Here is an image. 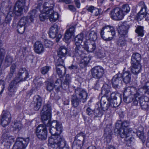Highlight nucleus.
<instances>
[{
    "mask_svg": "<svg viewBox=\"0 0 149 149\" xmlns=\"http://www.w3.org/2000/svg\"><path fill=\"white\" fill-rule=\"evenodd\" d=\"M29 78V74L26 69L25 68H20L18 71L17 76L9 85L7 88L8 95L11 96L14 95L17 91L19 83L26 80Z\"/></svg>",
    "mask_w": 149,
    "mask_h": 149,
    "instance_id": "1",
    "label": "nucleus"
},
{
    "mask_svg": "<svg viewBox=\"0 0 149 149\" xmlns=\"http://www.w3.org/2000/svg\"><path fill=\"white\" fill-rule=\"evenodd\" d=\"M75 89L74 94H73L71 97V105L74 108L77 107L81 102H85L87 100L88 93L85 89L80 87Z\"/></svg>",
    "mask_w": 149,
    "mask_h": 149,
    "instance_id": "2",
    "label": "nucleus"
},
{
    "mask_svg": "<svg viewBox=\"0 0 149 149\" xmlns=\"http://www.w3.org/2000/svg\"><path fill=\"white\" fill-rule=\"evenodd\" d=\"M131 25L128 22H124L121 23L119 26L118 29L119 37L116 42L118 47H123L126 44L125 38L127 37L128 30Z\"/></svg>",
    "mask_w": 149,
    "mask_h": 149,
    "instance_id": "3",
    "label": "nucleus"
},
{
    "mask_svg": "<svg viewBox=\"0 0 149 149\" xmlns=\"http://www.w3.org/2000/svg\"><path fill=\"white\" fill-rule=\"evenodd\" d=\"M48 146L53 148H59V149H70L65 139L62 136H54L49 138Z\"/></svg>",
    "mask_w": 149,
    "mask_h": 149,
    "instance_id": "4",
    "label": "nucleus"
},
{
    "mask_svg": "<svg viewBox=\"0 0 149 149\" xmlns=\"http://www.w3.org/2000/svg\"><path fill=\"white\" fill-rule=\"evenodd\" d=\"M141 59V55L138 53L133 54L132 56L131 70L132 73L135 75L137 74L141 71V66L140 62Z\"/></svg>",
    "mask_w": 149,
    "mask_h": 149,
    "instance_id": "5",
    "label": "nucleus"
},
{
    "mask_svg": "<svg viewBox=\"0 0 149 149\" xmlns=\"http://www.w3.org/2000/svg\"><path fill=\"white\" fill-rule=\"evenodd\" d=\"M110 87L107 84H104L102 88L101 93L103 96L107 98L109 101L112 100H120L122 101L121 95L116 92H112L111 93L110 90Z\"/></svg>",
    "mask_w": 149,
    "mask_h": 149,
    "instance_id": "6",
    "label": "nucleus"
},
{
    "mask_svg": "<svg viewBox=\"0 0 149 149\" xmlns=\"http://www.w3.org/2000/svg\"><path fill=\"white\" fill-rule=\"evenodd\" d=\"M2 6L6 9V10L8 11V13L5 16L4 22H2V24L3 26H6L7 24H9L12 20V18L13 15V13L11 11L12 6L10 0H4L1 3Z\"/></svg>",
    "mask_w": 149,
    "mask_h": 149,
    "instance_id": "7",
    "label": "nucleus"
},
{
    "mask_svg": "<svg viewBox=\"0 0 149 149\" xmlns=\"http://www.w3.org/2000/svg\"><path fill=\"white\" fill-rule=\"evenodd\" d=\"M130 123L127 121L122 122L120 120L117 121L116 123L115 128L114 130L115 134L120 135V133L122 134L130 132L128 130Z\"/></svg>",
    "mask_w": 149,
    "mask_h": 149,
    "instance_id": "8",
    "label": "nucleus"
},
{
    "mask_svg": "<svg viewBox=\"0 0 149 149\" xmlns=\"http://www.w3.org/2000/svg\"><path fill=\"white\" fill-rule=\"evenodd\" d=\"M36 13V10L34 9L30 12L26 17H22L18 24L26 27L29 24L33 22L34 18Z\"/></svg>",
    "mask_w": 149,
    "mask_h": 149,
    "instance_id": "9",
    "label": "nucleus"
},
{
    "mask_svg": "<svg viewBox=\"0 0 149 149\" xmlns=\"http://www.w3.org/2000/svg\"><path fill=\"white\" fill-rule=\"evenodd\" d=\"M36 133L37 138L40 140H45L47 137V129L45 126L42 124L40 125L36 129Z\"/></svg>",
    "mask_w": 149,
    "mask_h": 149,
    "instance_id": "10",
    "label": "nucleus"
},
{
    "mask_svg": "<svg viewBox=\"0 0 149 149\" xmlns=\"http://www.w3.org/2000/svg\"><path fill=\"white\" fill-rule=\"evenodd\" d=\"M29 137L23 138L17 137L16 142L13 146L12 149H25L29 143Z\"/></svg>",
    "mask_w": 149,
    "mask_h": 149,
    "instance_id": "11",
    "label": "nucleus"
},
{
    "mask_svg": "<svg viewBox=\"0 0 149 149\" xmlns=\"http://www.w3.org/2000/svg\"><path fill=\"white\" fill-rule=\"evenodd\" d=\"M25 3V0H17L13 8V13L16 15L20 16L21 15Z\"/></svg>",
    "mask_w": 149,
    "mask_h": 149,
    "instance_id": "12",
    "label": "nucleus"
},
{
    "mask_svg": "<svg viewBox=\"0 0 149 149\" xmlns=\"http://www.w3.org/2000/svg\"><path fill=\"white\" fill-rule=\"evenodd\" d=\"M91 72L93 78L98 79L102 77L104 74V70L100 66H97L92 68L91 70Z\"/></svg>",
    "mask_w": 149,
    "mask_h": 149,
    "instance_id": "13",
    "label": "nucleus"
},
{
    "mask_svg": "<svg viewBox=\"0 0 149 149\" xmlns=\"http://www.w3.org/2000/svg\"><path fill=\"white\" fill-rule=\"evenodd\" d=\"M58 26L56 24H54L50 29L49 35L51 38H56V42H58L61 37V34L58 33Z\"/></svg>",
    "mask_w": 149,
    "mask_h": 149,
    "instance_id": "14",
    "label": "nucleus"
},
{
    "mask_svg": "<svg viewBox=\"0 0 149 149\" xmlns=\"http://www.w3.org/2000/svg\"><path fill=\"white\" fill-rule=\"evenodd\" d=\"M110 15L111 18L115 20H121L124 17L123 13L121 9L119 8H115L112 10Z\"/></svg>",
    "mask_w": 149,
    "mask_h": 149,
    "instance_id": "15",
    "label": "nucleus"
},
{
    "mask_svg": "<svg viewBox=\"0 0 149 149\" xmlns=\"http://www.w3.org/2000/svg\"><path fill=\"white\" fill-rule=\"evenodd\" d=\"M2 140L4 143V146L7 148H9L11 145L12 141H13L14 138L13 136L9 135L8 132L4 133L3 132L2 135Z\"/></svg>",
    "mask_w": 149,
    "mask_h": 149,
    "instance_id": "16",
    "label": "nucleus"
},
{
    "mask_svg": "<svg viewBox=\"0 0 149 149\" xmlns=\"http://www.w3.org/2000/svg\"><path fill=\"white\" fill-rule=\"evenodd\" d=\"M120 75V73H118L114 76L111 80L112 87L116 90L120 88L122 82Z\"/></svg>",
    "mask_w": 149,
    "mask_h": 149,
    "instance_id": "17",
    "label": "nucleus"
},
{
    "mask_svg": "<svg viewBox=\"0 0 149 149\" xmlns=\"http://www.w3.org/2000/svg\"><path fill=\"white\" fill-rule=\"evenodd\" d=\"M54 6L53 2L52 1H49L45 3L43 6V9L41 10L40 12L49 14L52 13L53 12V9Z\"/></svg>",
    "mask_w": 149,
    "mask_h": 149,
    "instance_id": "18",
    "label": "nucleus"
},
{
    "mask_svg": "<svg viewBox=\"0 0 149 149\" xmlns=\"http://www.w3.org/2000/svg\"><path fill=\"white\" fill-rule=\"evenodd\" d=\"M42 98L39 95L35 96L32 105L34 110H39L42 105Z\"/></svg>",
    "mask_w": 149,
    "mask_h": 149,
    "instance_id": "19",
    "label": "nucleus"
},
{
    "mask_svg": "<svg viewBox=\"0 0 149 149\" xmlns=\"http://www.w3.org/2000/svg\"><path fill=\"white\" fill-rule=\"evenodd\" d=\"M58 127H49V132L52 136L49 137L48 140L49 138L54 136H60L58 135L61 133L62 131V125H58Z\"/></svg>",
    "mask_w": 149,
    "mask_h": 149,
    "instance_id": "20",
    "label": "nucleus"
},
{
    "mask_svg": "<svg viewBox=\"0 0 149 149\" xmlns=\"http://www.w3.org/2000/svg\"><path fill=\"white\" fill-rule=\"evenodd\" d=\"M138 6H140L141 9L139 12L137 14V17L138 19H141V17L142 18L141 15H143V17L145 15H146L147 12H146L147 8L145 5L144 2L143 1H140L138 4Z\"/></svg>",
    "mask_w": 149,
    "mask_h": 149,
    "instance_id": "21",
    "label": "nucleus"
},
{
    "mask_svg": "<svg viewBox=\"0 0 149 149\" xmlns=\"http://www.w3.org/2000/svg\"><path fill=\"white\" fill-rule=\"evenodd\" d=\"M140 98L139 104L142 109H146L149 106V98L144 95L140 96Z\"/></svg>",
    "mask_w": 149,
    "mask_h": 149,
    "instance_id": "22",
    "label": "nucleus"
},
{
    "mask_svg": "<svg viewBox=\"0 0 149 149\" xmlns=\"http://www.w3.org/2000/svg\"><path fill=\"white\" fill-rule=\"evenodd\" d=\"M109 101L107 98L103 96L102 97L100 101L101 109L103 111L107 110L110 106Z\"/></svg>",
    "mask_w": 149,
    "mask_h": 149,
    "instance_id": "23",
    "label": "nucleus"
},
{
    "mask_svg": "<svg viewBox=\"0 0 149 149\" xmlns=\"http://www.w3.org/2000/svg\"><path fill=\"white\" fill-rule=\"evenodd\" d=\"M141 83L142 86V87L141 88L139 89L137 91V93H139V92L141 91H143L145 93H146V91H147L149 93V81H146V79H142L141 81Z\"/></svg>",
    "mask_w": 149,
    "mask_h": 149,
    "instance_id": "24",
    "label": "nucleus"
},
{
    "mask_svg": "<svg viewBox=\"0 0 149 149\" xmlns=\"http://www.w3.org/2000/svg\"><path fill=\"white\" fill-rule=\"evenodd\" d=\"M96 44L94 42L88 44L87 42L86 41H85L84 42L83 47L84 49L86 51L92 52L95 50L96 48Z\"/></svg>",
    "mask_w": 149,
    "mask_h": 149,
    "instance_id": "25",
    "label": "nucleus"
},
{
    "mask_svg": "<svg viewBox=\"0 0 149 149\" xmlns=\"http://www.w3.org/2000/svg\"><path fill=\"white\" fill-rule=\"evenodd\" d=\"M120 74L121 77H122V80L124 83L128 84L130 82L131 74L129 71L123 72L122 73H120Z\"/></svg>",
    "mask_w": 149,
    "mask_h": 149,
    "instance_id": "26",
    "label": "nucleus"
},
{
    "mask_svg": "<svg viewBox=\"0 0 149 149\" xmlns=\"http://www.w3.org/2000/svg\"><path fill=\"white\" fill-rule=\"evenodd\" d=\"M86 137V134L82 132H81L77 134L75 136L74 141L83 145L85 142V139Z\"/></svg>",
    "mask_w": 149,
    "mask_h": 149,
    "instance_id": "27",
    "label": "nucleus"
},
{
    "mask_svg": "<svg viewBox=\"0 0 149 149\" xmlns=\"http://www.w3.org/2000/svg\"><path fill=\"white\" fill-rule=\"evenodd\" d=\"M120 132L121 133V132ZM120 135H119L122 138H125L126 144L128 146H131V143L132 141V136L131 135L130 132H127L125 134H122L120 133Z\"/></svg>",
    "mask_w": 149,
    "mask_h": 149,
    "instance_id": "28",
    "label": "nucleus"
},
{
    "mask_svg": "<svg viewBox=\"0 0 149 149\" xmlns=\"http://www.w3.org/2000/svg\"><path fill=\"white\" fill-rule=\"evenodd\" d=\"M104 136L105 137L104 140L107 143H109L110 142L112 139V131L110 129L107 127L104 130Z\"/></svg>",
    "mask_w": 149,
    "mask_h": 149,
    "instance_id": "29",
    "label": "nucleus"
},
{
    "mask_svg": "<svg viewBox=\"0 0 149 149\" xmlns=\"http://www.w3.org/2000/svg\"><path fill=\"white\" fill-rule=\"evenodd\" d=\"M34 50L38 54H40L44 51V48L42 44L40 41L35 42L34 45Z\"/></svg>",
    "mask_w": 149,
    "mask_h": 149,
    "instance_id": "30",
    "label": "nucleus"
},
{
    "mask_svg": "<svg viewBox=\"0 0 149 149\" xmlns=\"http://www.w3.org/2000/svg\"><path fill=\"white\" fill-rule=\"evenodd\" d=\"M40 115L42 121L45 125L51 120L52 114L40 113Z\"/></svg>",
    "mask_w": 149,
    "mask_h": 149,
    "instance_id": "31",
    "label": "nucleus"
},
{
    "mask_svg": "<svg viewBox=\"0 0 149 149\" xmlns=\"http://www.w3.org/2000/svg\"><path fill=\"white\" fill-rule=\"evenodd\" d=\"M115 34V31H114L106 33L104 35H103V37H101L104 40L110 41L113 38Z\"/></svg>",
    "mask_w": 149,
    "mask_h": 149,
    "instance_id": "32",
    "label": "nucleus"
},
{
    "mask_svg": "<svg viewBox=\"0 0 149 149\" xmlns=\"http://www.w3.org/2000/svg\"><path fill=\"white\" fill-rule=\"evenodd\" d=\"M57 74L60 78H62L65 73V68L63 66H56Z\"/></svg>",
    "mask_w": 149,
    "mask_h": 149,
    "instance_id": "33",
    "label": "nucleus"
},
{
    "mask_svg": "<svg viewBox=\"0 0 149 149\" xmlns=\"http://www.w3.org/2000/svg\"><path fill=\"white\" fill-rule=\"evenodd\" d=\"M75 45L76 47L73 52L74 55L77 57H80L84 52L83 50V47H81V45Z\"/></svg>",
    "mask_w": 149,
    "mask_h": 149,
    "instance_id": "34",
    "label": "nucleus"
},
{
    "mask_svg": "<svg viewBox=\"0 0 149 149\" xmlns=\"http://www.w3.org/2000/svg\"><path fill=\"white\" fill-rule=\"evenodd\" d=\"M67 52V49L64 46H62L58 49V55L60 57H65Z\"/></svg>",
    "mask_w": 149,
    "mask_h": 149,
    "instance_id": "35",
    "label": "nucleus"
},
{
    "mask_svg": "<svg viewBox=\"0 0 149 149\" xmlns=\"http://www.w3.org/2000/svg\"><path fill=\"white\" fill-rule=\"evenodd\" d=\"M91 60L89 56H85L81 60L79 63V65L80 67L83 68L86 67L90 61Z\"/></svg>",
    "mask_w": 149,
    "mask_h": 149,
    "instance_id": "36",
    "label": "nucleus"
},
{
    "mask_svg": "<svg viewBox=\"0 0 149 149\" xmlns=\"http://www.w3.org/2000/svg\"><path fill=\"white\" fill-rule=\"evenodd\" d=\"M59 15L57 12H55L53 10L52 13H50L48 15V18L50 22H54L56 21L58 19Z\"/></svg>",
    "mask_w": 149,
    "mask_h": 149,
    "instance_id": "37",
    "label": "nucleus"
},
{
    "mask_svg": "<svg viewBox=\"0 0 149 149\" xmlns=\"http://www.w3.org/2000/svg\"><path fill=\"white\" fill-rule=\"evenodd\" d=\"M84 35L82 33L78 34L74 38V41L75 45H81L83 41Z\"/></svg>",
    "mask_w": 149,
    "mask_h": 149,
    "instance_id": "38",
    "label": "nucleus"
},
{
    "mask_svg": "<svg viewBox=\"0 0 149 149\" xmlns=\"http://www.w3.org/2000/svg\"><path fill=\"white\" fill-rule=\"evenodd\" d=\"M51 107L49 104H47L43 106L41 113L52 114Z\"/></svg>",
    "mask_w": 149,
    "mask_h": 149,
    "instance_id": "39",
    "label": "nucleus"
},
{
    "mask_svg": "<svg viewBox=\"0 0 149 149\" xmlns=\"http://www.w3.org/2000/svg\"><path fill=\"white\" fill-rule=\"evenodd\" d=\"M62 125L60 123L57 122L56 120H53L51 121V120L49 123H47L45 125L46 127H58V125Z\"/></svg>",
    "mask_w": 149,
    "mask_h": 149,
    "instance_id": "40",
    "label": "nucleus"
},
{
    "mask_svg": "<svg viewBox=\"0 0 149 149\" xmlns=\"http://www.w3.org/2000/svg\"><path fill=\"white\" fill-rule=\"evenodd\" d=\"M143 28L141 26H138L135 30V32L139 36H143L144 34Z\"/></svg>",
    "mask_w": 149,
    "mask_h": 149,
    "instance_id": "41",
    "label": "nucleus"
},
{
    "mask_svg": "<svg viewBox=\"0 0 149 149\" xmlns=\"http://www.w3.org/2000/svg\"><path fill=\"white\" fill-rule=\"evenodd\" d=\"M8 118H6V119H5L3 118H1V124L4 127L8 125L11 121L10 120V116L8 114Z\"/></svg>",
    "mask_w": 149,
    "mask_h": 149,
    "instance_id": "42",
    "label": "nucleus"
},
{
    "mask_svg": "<svg viewBox=\"0 0 149 149\" xmlns=\"http://www.w3.org/2000/svg\"><path fill=\"white\" fill-rule=\"evenodd\" d=\"M103 111L100 108L94 110V115L96 117H101L103 115Z\"/></svg>",
    "mask_w": 149,
    "mask_h": 149,
    "instance_id": "43",
    "label": "nucleus"
},
{
    "mask_svg": "<svg viewBox=\"0 0 149 149\" xmlns=\"http://www.w3.org/2000/svg\"><path fill=\"white\" fill-rule=\"evenodd\" d=\"M5 51L3 48H0V68L4 58Z\"/></svg>",
    "mask_w": 149,
    "mask_h": 149,
    "instance_id": "44",
    "label": "nucleus"
},
{
    "mask_svg": "<svg viewBox=\"0 0 149 149\" xmlns=\"http://www.w3.org/2000/svg\"><path fill=\"white\" fill-rule=\"evenodd\" d=\"M42 79L39 76L36 77L34 79V82L37 84V86L40 87L43 85L42 81Z\"/></svg>",
    "mask_w": 149,
    "mask_h": 149,
    "instance_id": "45",
    "label": "nucleus"
},
{
    "mask_svg": "<svg viewBox=\"0 0 149 149\" xmlns=\"http://www.w3.org/2000/svg\"><path fill=\"white\" fill-rule=\"evenodd\" d=\"M117 100L116 99L112 100L109 101L110 106L112 108H116L118 107L122 102V101H120V102H118Z\"/></svg>",
    "mask_w": 149,
    "mask_h": 149,
    "instance_id": "46",
    "label": "nucleus"
},
{
    "mask_svg": "<svg viewBox=\"0 0 149 149\" xmlns=\"http://www.w3.org/2000/svg\"><path fill=\"white\" fill-rule=\"evenodd\" d=\"M57 59L55 65L56 66H63V65L64 62V59L62 58L64 57H60L58 55ZM65 58V57H64Z\"/></svg>",
    "mask_w": 149,
    "mask_h": 149,
    "instance_id": "47",
    "label": "nucleus"
},
{
    "mask_svg": "<svg viewBox=\"0 0 149 149\" xmlns=\"http://www.w3.org/2000/svg\"><path fill=\"white\" fill-rule=\"evenodd\" d=\"M133 95H130L127 96L123 95V101L127 103H129L132 101Z\"/></svg>",
    "mask_w": 149,
    "mask_h": 149,
    "instance_id": "48",
    "label": "nucleus"
},
{
    "mask_svg": "<svg viewBox=\"0 0 149 149\" xmlns=\"http://www.w3.org/2000/svg\"><path fill=\"white\" fill-rule=\"evenodd\" d=\"M88 37L89 40L94 41L97 39V34L95 32L91 31L89 34Z\"/></svg>",
    "mask_w": 149,
    "mask_h": 149,
    "instance_id": "49",
    "label": "nucleus"
},
{
    "mask_svg": "<svg viewBox=\"0 0 149 149\" xmlns=\"http://www.w3.org/2000/svg\"><path fill=\"white\" fill-rule=\"evenodd\" d=\"M45 83L47 90L50 92L52 91L54 88L53 83L49 81H46Z\"/></svg>",
    "mask_w": 149,
    "mask_h": 149,
    "instance_id": "50",
    "label": "nucleus"
},
{
    "mask_svg": "<svg viewBox=\"0 0 149 149\" xmlns=\"http://www.w3.org/2000/svg\"><path fill=\"white\" fill-rule=\"evenodd\" d=\"M121 10L123 13L124 15L125 13H128L130 10L129 5L127 4H125L123 5Z\"/></svg>",
    "mask_w": 149,
    "mask_h": 149,
    "instance_id": "51",
    "label": "nucleus"
},
{
    "mask_svg": "<svg viewBox=\"0 0 149 149\" xmlns=\"http://www.w3.org/2000/svg\"><path fill=\"white\" fill-rule=\"evenodd\" d=\"M139 94V97H135L133 96V99L132 101V105L137 106L138 105L139 101H140V95H141V94H140V93Z\"/></svg>",
    "mask_w": 149,
    "mask_h": 149,
    "instance_id": "52",
    "label": "nucleus"
},
{
    "mask_svg": "<svg viewBox=\"0 0 149 149\" xmlns=\"http://www.w3.org/2000/svg\"><path fill=\"white\" fill-rule=\"evenodd\" d=\"M13 60V58L12 57L9 56H7L5 59V63L6 65V66L8 67L12 63Z\"/></svg>",
    "mask_w": 149,
    "mask_h": 149,
    "instance_id": "53",
    "label": "nucleus"
},
{
    "mask_svg": "<svg viewBox=\"0 0 149 149\" xmlns=\"http://www.w3.org/2000/svg\"><path fill=\"white\" fill-rule=\"evenodd\" d=\"M83 145L74 141L72 144V149H80Z\"/></svg>",
    "mask_w": 149,
    "mask_h": 149,
    "instance_id": "54",
    "label": "nucleus"
},
{
    "mask_svg": "<svg viewBox=\"0 0 149 149\" xmlns=\"http://www.w3.org/2000/svg\"><path fill=\"white\" fill-rule=\"evenodd\" d=\"M50 68V66H47L42 67L40 70L41 73L42 74H47Z\"/></svg>",
    "mask_w": 149,
    "mask_h": 149,
    "instance_id": "55",
    "label": "nucleus"
},
{
    "mask_svg": "<svg viewBox=\"0 0 149 149\" xmlns=\"http://www.w3.org/2000/svg\"><path fill=\"white\" fill-rule=\"evenodd\" d=\"M86 110V113L88 116H92L94 115V110L91 109L90 107H87Z\"/></svg>",
    "mask_w": 149,
    "mask_h": 149,
    "instance_id": "56",
    "label": "nucleus"
},
{
    "mask_svg": "<svg viewBox=\"0 0 149 149\" xmlns=\"http://www.w3.org/2000/svg\"><path fill=\"white\" fill-rule=\"evenodd\" d=\"M26 28L25 27L21 26L18 24L17 28L18 33L19 34H22L24 33Z\"/></svg>",
    "mask_w": 149,
    "mask_h": 149,
    "instance_id": "57",
    "label": "nucleus"
},
{
    "mask_svg": "<svg viewBox=\"0 0 149 149\" xmlns=\"http://www.w3.org/2000/svg\"><path fill=\"white\" fill-rule=\"evenodd\" d=\"M109 29V26H106L104 27L100 31V36L101 37H103L104 35V33L108 32V29Z\"/></svg>",
    "mask_w": 149,
    "mask_h": 149,
    "instance_id": "58",
    "label": "nucleus"
},
{
    "mask_svg": "<svg viewBox=\"0 0 149 149\" xmlns=\"http://www.w3.org/2000/svg\"><path fill=\"white\" fill-rule=\"evenodd\" d=\"M9 115L10 116V120H11V115L9 112L8 111H3L1 115V118H4V119H6V118H8V115Z\"/></svg>",
    "mask_w": 149,
    "mask_h": 149,
    "instance_id": "59",
    "label": "nucleus"
},
{
    "mask_svg": "<svg viewBox=\"0 0 149 149\" xmlns=\"http://www.w3.org/2000/svg\"><path fill=\"white\" fill-rule=\"evenodd\" d=\"M39 15V18L40 20L42 21H44L46 19L48 18V14L45 13H42Z\"/></svg>",
    "mask_w": 149,
    "mask_h": 149,
    "instance_id": "60",
    "label": "nucleus"
},
{
    "mask_svg": "<svg viewBox=\"0 0 149 149\" xmlns=\"http://www.w3.org/2000/svg\"><path fill=\"white\" fill-rule=\"evenodd\" d=\"M74 36L68 32V31H66L64 36V40L65 41H67L71 38L72 36Z\"/></svg>",
    "mask_w": 149,
    "mask_h": 149,
    "instance_id": "61",
    "label": "nucleus"
},
{
    "mask_svg": "<svg viewBox=\"0 0 149 149\" xmlns=\"http://www.w3.org/2000/svg\"><path fill=\"white\" fill-rule=\"evenodd\" d=\"M44 45L45 47L48 48L51 47L52 45L53 42L52 41L46 39L44 42Z\"/></svg>",
    "mask_w": 149,
    "mask_h": 149,
    "instance_id": "62",
    "label": "nucleus"
},
{
    "mask_svg": "<svg viewBox=\"0 0 149 149\" xmlns=\"http://www.w3.org/2000/svg\"><path fill=\"white\" fill-rule=\"evenodd\" d=\"M70 84L63 81L61 83V88L64 90H65L69 88Z\"/></svg>",
    "mask_w": 149,
    "mask_h": 149,
    "instance_id": "63",
    "label": "nucleus"
},
{
    "mask_svg": "<svg viewBox=\"0 0 149 149\" xmlns=\"http://www.w3.org/2000/svg\"><path fill=\"white\" fill-rule=\"evenodd\" d=\"M5 81L2 80H0V94L2 93L4 88Z\"/></svg>",
    "mask_w": 149,
    "mask_h": 149,
    "instance_id": "64",
    "label": "nucleus"
}]
</instances>
